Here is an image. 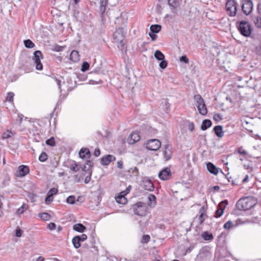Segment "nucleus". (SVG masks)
I'll return each instance as SVG.
<instances>
[{
	"instance_id": "nucleus-36",
	"label": "nucleus",
	"mask_w": 261,
	"mask_h": 261,
	"mask_svg": "<svg viewBox=\"0 0 261 261\" xmlns=\"http://www.w3.org/2000/svg\"><path fill=\"white\" fill-rule=\"evenodd\" d=\"M14 96V94L13 92H9L6 96V102L13 103Z\"/></svg>"
},
{
	"instance_id": "nucleus-19",
	"label": "nucleus",
	"mask_w": 261,
	"mask_h": 261,
	"mask_svg": "<svg viewBox=\"0 0 261 261\" xmlns=\"http://www.w3.org/2000/svg\"><path fill=\"white\" fill-rule=\"evenodd\" d=\"M206 167L208 171L212 174L217 175L218 173V168L212 163L208 162L206 164Z\"/></svg>"
},
{
	"instance_id": "nucleus-47",
	"label": "nucleus",
	"mask_w": 261,
	"mask_h": 261,
	"mask_svg": "<svg viewBox=\"0 0 261 261\" xmlns=\"http://www.w3.org/2000/svg\"><path fill=\"white\" fill-rule=\"evenodd\" d=\"M233 225V223L231 221H227L224 225V228L226 229H230Z\"/></svg>"
},
{
	"instance_id": "nucleus-56",
	"label": "nucleus",
	"mask_w": 261,
	"mask_h": 261,
	"mask_svg": "<svg viewBox=\"0 0 261 261\" xmlns=\"http://www.w3.org/2000/svg\"><path fill=\"white\" fill-rule=\"evenodd\" d=\"M87 239V236L85 234H82L81 236L80 237V240L81 241H84Z\"/></svg>"
},
{
	"instance_id": "nucleus-17",
	"label": "nucleus",
	"mask_w": 261,
	"mask_h": 261,
	"mask_svg": "<svg viewBox=\"0 0 261 261\" xmlns=\"http://www.w3.org/2000/svg\"><path fill=\"white\" fill-rule=\"evenodd\" d=\"M115 156L107 155L101 159L100 163L102 165H108L112 161L115 160Z\"/></svg>"
},
{
	"instance_id": "nucleus-26",
	"label": "nucleus",
	"mask_w": 261,
	"mask_h": 261,
	"mask_svg": "<svg viewBox=\"0 0 261 261\" xmlns=\"http://www.w3.org/2000/svg\"><path fill=\"white\" fill-rule=\"evenodd\" d=\"M90 155V152L87 148H82L79 152V155L82 159H84L87 157H89Z\"/></svg>"
},
{
	"instance_id": "nucleus-48",
	"label": "nucleus",
	"mask_w": 261,
	"mask_h": 261,
	"mask_svg": "<svg viewBox=\"0 0 261 261\" xmlns=\"http://www.w3.org/2000/svg\"><path fill=\"white\" fill-rule=\"evenodd\" d=\"M23 233V231L18 227L15 230V234L17 237H21L22 234Z\"/></svg>"
},
{
	"instance_id": "nucleus-35",
	"label": "nucleus",
	"mask_w": 261,
	"mask_h": 261,
	"mask_svg": "<svg viewBox=\"0 0 261 261\" xmlns=\"http://www.w3.org/2000/svg\"><path fill=\"white\" fill-rule=\"evenodd\" d=\"M202 238L206 241L211 240L213 239V236L211 233L207 232H204L201 235Z\"/></svg>"
},
{
	"instance_id": "nucleus-25",
	"label": "nucleus",
	"mask_w": 261,
	"mask_h": 261,
	"mask_svg": "<svg viewBox=\"0 0 261 261\" xmlns=\"http://www.w3.org/2000/svg\"><path fill=\"white\" fill-rule=\"evenodd\" d=\"M73 229L80 232H83L86 229V227L81 223L75 224L73 226Z\"/></svg>"
},
{
	"instance_id": "nucleus-52",
	"label": "nucleus",
	"mask_w": 261,
	"mask_h": 261,
	"mask_svg": "<svg viewBox=\"0 0 261 261\" xmlns=\"http://www.w3.org/2000/svg\"><path fill=\"white\" fill-rule=\"evenodd\" d=\"M56 225L55 224V223H50L48 225V227L49 229L50 230H54L56 228Z\"/></svg>"
},
{
	"instance_id": "nucleus-7",
	"label": "nucleus",
	"mask_w": 261,
	"mask_h": 261,
	"mask_svg": "<svg viewBox=\"0 0 261 261\" xmlns=\"http://www.w3.org/2000/svg\"><path fill=\"white\" fill-rule=\"evenodd\" d=\"M134 211L135 214L143 216L147 213V207L144 203L139 202L134 205Z\"/></svg>"
},
{
	"instance_id": "nucleus-5",
	"label": "nucleus",
	"mask_w": 261,
	"mask_h": 261,
	"mask_svg": "<svg viewBox=\"0 0 261 261\" xmlns=\"http://www.w3.org/2000/svg\"><path fill=\"white\" fill-rule=\"evenodd\" d=\"M13 0H0V9L2 13H10L12 8L11 3Z\"/></svg>"
},
{
	"instance_id": "nucleus-18",
	"label": "nucleus",
	"mask_w": 261,
	"mask_h": 261,
	"mask_svg": "<svg viewBox=\"0 0 261 261\" xmlns=\"http://www.w3.org/2000/svg\"><path fill=\"white\" fill-rule=\"evenodd\" d=\"M199 217L198 218V221L201 224L203 222L207 217L206 214V208L204 206H202L199 210Z\"/></svg>"
},
{
	"instance_id": "nucleus-41",
	"label": "nucleus",
	"mask_w": 261,
	"mask_h": 261,
	"mask_svg": "<svg viewBox=\"0 0 261 261\" xmlns=\"http://www.w3.org/2000/svg\"><path fill=\"white\" fill-rule=\"evenodd\" d=\"M75 197L74 196H69L67 197V199H66V202L69 203V204H73L74 203H75Z\"/></svg>"
},
{
	"instance_id": "nucleus-42",
	"label": "nucleus",
	"mask_w": 261,
	"mask_h": 261,
	"mask_svg": "<svg viewBox=\"0 0 261 261\" xmlns=\"http://www.w3.org/2000/svg\"><path fill=\"white\" fill-rule=\"evenodd\" d=\"M89 68V64L87 62H84L82 66L81 70L83 72L87 70Z\"/></svg>"
},
{
	"instance_id": "nucleus-33",
	"label": "nucleus",
	"mask_w": 261,
	"mask_h": 261,
	"mask_svg": "<svg viewBox=\"0 0 261 261\" xmlns=\"http://www.w3.org/2000/svg\"><path fill=\"white\" fill-rule=\"evenodd\" d=\"M39 217L44 221H48L50 219V216L47 213H43L39 214Z\"/></svg>"
},
{
	"instance_id": "nucleus-23",
	"label": "nucleus",
	"mask_w": 261,
	"mask_h": 261,
	"mask_svg": "<svg viewBox=\"0 0 261 261\" xmlns=\"http://www.w3.org/2000/svg\"><path fill=\"white\" fill-rule=\"evenodd\" d=\"M125 195H120L115 198L116 202L119 204H125L127 202V199L125 197Z\"/></svg>"
},
{
	"instance_id": "nucleus-53",
	"label": "nucleus",
	"mask_w": 261,
	"mask_h": 261,
	"mask_svg": "<svg viewBox=\"0 0 261 261\" xmlns=\"http://www.w3.org/2000/svg\"><path fill=\"white\" fill-rule=\"evenodd\" d=\"M238 151L240 154L243 155H246L247 154V152L244 150L242 147L239 148Z\"/></svg>"
},
{
	"instance_id": "nucleus-29",
	"label": "nucleus",
	"mask_w": 261,
	"mask_h": 261,
	"mask_svg": "<svg viewBox=\"0 0 261 261\" xmlns=\"http://www.w3.org/2000/svg\"><path fill=\"white\" fill-rule=\"evenodd\" d=\"M197 108L200 114L205 115L207 114V110L204 102L201 105L198 106Z\"/></svg>"
},
{
	"instance_id": "nucleus-45",
	"label": "nucleus",
	"mask_w": 261,
	"mask_h": 261,
	"mask_svg": "<svg viewBox=\"0 0 261 261\" xmlns=\"http://www.w3.org/2000/svg\"><path fill=\"white\" fill-rule=\"evenodd\" d=\"M213 119L218 122L222 119V115L220 114H215L213 116Z\"/></svg>"
},
{
	"instance_id": "nucleus-62",
	"label": "nucleus",
	"mask_w": 261,
	"mask_h": 261,
	"mask_svg": "<svg viewBox=\"0 0 261 261\" xmlns=\"http://www.w3.org/2000/svg\"><path fill=\"white\" fill-rule=\"evenodd\" d=\"M64 48V47L58 46L56 48V50L57 51H61L63 50V49Z\"/></svg>"
},
{
	"instance_id": "nucleus-31",
	"label": "nucleus",
	"mask_w": 261,
	"mask_h": 261,
	"mask_svg": "<svg viewBox=\"0 0 261 261\" xmlns=\"http://www.w3.org/2000/svg\"><path fill=\"white\" fill-rule=\"evenodd\" d=\"M161 29V26L159 24H153L150 27V30L152 33H158Z\"/></svg>"
},
{
	"instance_id": "nucleus-20",
	"label": "nucleus",
	"mask_w": 261,
	"mask_h": 261,
	"mask_svg": "<svg viewBox=\"0 0 261 261\" xmlns=\"http://www.w3.org/2000/svg\"><path fill=\"white\" fill-rule=\"evenodd\" d=\"M214 130L217 137L221 138L224 136V132L223 131L222 126L221 125H217L214 128Z\"/></svg>"
},
{
	"instance_id": "nucleus-16",
	"label": "nucleus",
	"mask_w": 261,
	"mask_h": 261,
	"mask_svg": "<svg viewBox=\"0 0 261 261\" xmlns=\"http://www.w3.org/2000/svg\"><path fill=\"white\" fill-rule=\"evenodd\" d=\"M164 155L166 160H169L171 158L172 156V147L170 145L167 144L165 146Z\"/></svg>"
},
{
	"instance_id": "nucleus-60",
	"label": "nucleus",
	"mask_w": 261,
	"mask_h": 261,
	"mask_svg": "<svg viewBox=\"0 0 261 261\" xmlns=\"http://www.w3.org/2000/svg\"><path fill=\"white\" fill-rule=\"evenodd\" d=\"M194 246H190L189 248H188L186 250V253H189L194 248Z\"/></svg>"
},
{
	"instance_id": "nucleus-24",
	"label": "nucleus",
	"mask_w": 261,
	"mask_h": 261,
	"mask_svg": "<svg viewBox=\"0 0 261 261\" xmlns=\"http://www.w3.org/2000/svg\"><path fill=\"white\" fill-rule=\"evenodd\" d=\"M148 204L150 207H154L156 204V197L153 194H150L148 197Z\"/></svg>"
},
{
	"instance_id": "nucleus-28",
	"label": "nucleus",
	"mask_w": 261,
	"mask_h": 261,
	"mask_svg": "<svg viewBox=\"0 0 261 261\" xmlns=\"http://www.w3.org/2000/svg\"><path fill=\"white\" fill-rule=\"evenodd\" d=\"M194 100L195 102V105L196 107H198V106L201 105L204 103V100L201 95L199 94L195 95L194 96Z\"/></svg>"
},
{
	"instance_id": "nucleus-44",
	"label": "nucleus",
	"mask_w": 261,
	"mask_h": 261,
	"mask_svg": "<svg viewBox=\"0 0 261 261\" xmlns=\"http://www.w3.org/2000/svg\"><path fill=\"white\" fill-rule=\"evenodd\" d=\"M27 210V208L24 207V205H22L21 207L17 209L16 213L17 215H21L24 213Z\"/></svg>"
},
{
	"instance_id": "nucleus-49",
	"label": "nucleus",
	"mask_w": 261,
	"mask_h": 261,
	"mask_svg": "<svg viewBox=\"0 0 261 261\" xmlns=\"http://www.w3.org/2000/svg\"><path fill=\"white\" fill-rule=\"evenodd\" d=\"M180 61L181 62H183L185 63H188L189 62V59H188V58L186 57V56L184 55V56H182L180 58Z\"/></svg>"
},
{
	"instance_id": "nucleus-64",
	"label": "nucleus",
	"mask_w": 261,
	"mask_h": 261,
	"mask_svg": "<svg viewBox=\"0 0 261 261\" xmlns=\"http://www.w3.org/2000/svg\"><path fill=\"white\" fill-rule=\"evenodd\" d=\"M36 261H44V258L43 257H42V256H40L38 257L36 259Z\"/></svg>"
},
{
	"instance_id": "nucleus-59",
	"label": "nucleus",
	"mask_w": 261,
	"mask_h": 261,
	"mask_svg": "<svg viewBox=\"0 0 261 261\" xmlns=\"http://www.w3.org/2000/svg\"><path fill=\"white\" fill-rule=\"evenodd\" d=\"M117 167L122 169L123 168V162L122 161H119L117 162Z\"/></svg>"
},
{
	"instance_id": "nucleus-58",
	"label": "nucleus",
	"mask_w": 261,
	"mask_h": 261,
	"mask_svg": "<svg viewBox=\"0 0 261 261\" xmlns=\"http://www.w3.org/2000/svg\"><path fill=\"white\" fill-rule=\"evenodd\" d=\"M203 257V254L202 253H199L197 256V260L198 261H202Z\"/></svg>"
},
{
	"instance_id": "nucleus-55",
	"label": "nucleus",
	"mask_w": 261,
	"mask_h": 261,
	"mask_svg": "<svg viewBox=\"0 0 261 261\" xmlns=\"http://www.w3.org/2000/svg\"><path fill=\"white\" fill-rule=\"evenodd\" d=\"M149 35L150 37V38H151L152 40L154 41L156 40V37H157V36L156 35L152 33H149Z\"/></svg>"
},
{
	"instance_id": "nucleus-51",
	"label": "nucleus",
	"mask_w": 261,
	"mask_h": 261,
	"mask_svg": "<svg viewBox=\"0 0 261 261\" xmlns=\"http://www.w3.org/2000/svg\"><path fill=\"white\" fill-rule=\"evenodd\" d=\"M53 199L51 196L49 195H47V197L45 198V203L46 204H48L49 202L53 201Z\"/></svg>"
},
{
	"instance_id": "nucleus-12",
	"label": "nucleus",
	"mask_w": 261,
	"mask_h": 261,
	"mask_svg": "<svg viewBox=\"0 0 261 261\" xmlns=\"http://www.w3.org/2000/svg\"><path fill=\"white\" fill-rule=\"evenodd\" d=\"M141 187L146 190L152 191L154 189V186L152 181L146 177L143 179L141 184Z\"/></svg>"
},
{
	"instance_id": "nucleus-4",
	"label": "nucleus",
	"mask_w": 261,
	"mask_h": 261,
	"mask_svg": "<svg viewBox=\"0 0 261 261\" xmlns=\"http://www.w3.org/2000/svg\"><path fill=\"white\" fill-rule=\"evenodd\" d=\"M238 29L241 34L245 37H248L251 34V26L247 21H241Z\"/></svg>"
},
{
	"instance_id": "nucleus-21",
	"label": "nucleus",
	"mask_w": 261,
	"mask_h": 261,
	"mask_svg": "<svg viewBox=\"0 0 261 261\" xmlns=\"http://www.w3.org/2000/svg\"><path fill=\"white\" fill-rule=\"evenodd\" d=\"M168 3L171 9H175L179 6L180 0H168Z\"/></svg>"
},
{
	"instance_id": "nucleus-30",
	"label": "nucleus",
	"mask_w": 261,
	"mask_h": 261,
	"mask_svg": "<svg viewBox=\"0 0 261 261\" xmlns=\"http://www.w3.org/2000/svg\"><path fill=\"white\" fill-rule=\"evenodd\" d=\"M80 236H75L74 237L72 240V244L74 247V248L77 249L81 247V243H80Z\"/></svg>"
},
{
	"instance_id": "nucleus-22",
	"label": "nucleus",
	"mask_w": 261,
	"mask_h": 261,
	"mask_svg": "<svg viewBox=\"0 0 261 261\" xmlns=\"http://www.w3.org/2000/svg\"><path fill=\"white\" fill-rule=\"evenodd\" d=\"M70 60L74 62H77L80 60L79 52L76 50H72L70 56Z\"/></svg>"
},
{
	"instance_id": "nucleus-32",
	"label": "nucleus",
	"mask_w": 261,
	"mask_h": 261,
	"mask_svg": "<svg viewBox=\"0 0 261 261\" xmlns=\"http://www.w3.org/2000/svg\"><path fill=\"white\" fill-rule=\"evenodd\" d=\"M107 5V0H101L100 1V11L101 12V15H103L106 11V8Z\"/></svg>"
},
{
	"instance_id": "nucleus-40",
	"label": "nucleus",
	"mask_w": 261,
	"mask_h": 261,
	"mask_svg": "<svg viewBox=\"0 0 261 261\" xmlns=\"http://www.w3.org/2000/svg\"><path fill=\"white\" fill-rule=\"evenodd\" d=\"M46 144L47 145L50 146H54L55 145V141L54 138L52 137L50 138L47 139L46 141Z\"/></svg>"
},
{
	"instance_id": "nucleus-14",
	"label": "nucleus",
	"mask_w": 261,
	"mask_h": 261,
	"mask_svg": "<svg viewBox=\"0 0 261 261\" xmlns=\"http://www.w3.org/2000/svg\"><path fill=\"white\" fill-rule=\"evenodd\" d=\"M30 171L29 168L27 166L20 165L18 167L16 175L19 177H22L26 175Z\"/></svg>"
},
{
	"instance_id": "nucleus-13",
	"label": "nucleus",
	"mask_w": 261,
	"mask_h": 261,
	"mask_svg": "<svg viewBox=\"0 0 261 261\" xmlns=\"http://www.w3.org/2000/svg\"><path fill=\"white\" fill-rule=\"evenodd\" d=\"M140 139V137L139 133L137 132H134L129 135L127 139V142L129 144H133L136 142L139 141Z\"/></svg>"
},
{
	"instance_id": "nucleus-8",
	"label": "nucleus",
	"mask_w": 261,
	"mask_h": 261,
	"mask_svg": "<svg viewBox=\"0 0 261 261\" xmlns=\"http://www.w3.org/2000/svg\"><path fill=\"white\" fill-rule=\"evenodd\" d=\"M253 8V3L251 0H242V9L246 15L252 12Z\"/></svg>"
},
{
	"instance_id": "nucleus-11",
	"label": "nucleus",
	"mask_w": 261,
	"mask_h": 261,
	"mask_svg": "<svg viewBox=\"0 0 261 261\" xmlns=\"http://www.w3.org/2000/svg\"><path fill=\"white\" fill-rule=\"evenodd\" d=\"M171 172L169 168L166 167L159 173V177L163 180H168L171 176Z\"/></svg>"
},
{
	"instance_id": "nucleus-6",
	"label": "nucleus",
	"mask_w": 261,
	"mask_h": 261,
	"mask_svg": "<svg viewBox=\"0 0 261 261\" xmlns=\"http://www.w3.org/2000/svg\"><path fill=\"white\" fill-rule=\"evenodd\" d=\"M43 58L42 53L40 50H36L34 53L33 60L35 64L36 69L38 70H41L43 66L41 63V59Z\"/></svg>"
},
{
	"instance_id": "nucleus-34",
	"label": "nucleus",
	"mask_w": 261,
	"mask_h": 261,
	"mask_svg": "<svg viewBox=\"0 0 261 261\" xmlns=\"http://www.w3.org/2000/svg\"><path fill=\"white\" fill-rule=\"evenodd\" d=\"M24 44L25 47L32 48L35 46L34 43L30 39L24 41Z\"/></svg>"
},
{
	"instance_id": "nucleus-46",
	"label": "nucleus",
	"mask_w": 261,
	"mask_h": 261,
	"mask_svg": "<svg viewBox=\"0 0 261 261\" xmlns=\"http://www.w3.org/2000/svg\"><path fill=\"white\" fill-rule=\"evenodd\" d=\"M58 191V190L57 189L52 188L48 191L47 195H49L52 197L54 195L56 194L57 193Z\"/></svg>"
},
{
	"instance_id": "nucleus-15",
	"label": "nucleus",
	"mask_w": 261,
	"mask_h": 261,
	"mask_svg": "<svg viewBox=\"0 0 261 261\" xmlns=\"http://www.w3.org/2000/svg\"><path fill=\"white\" fill-rule=\"evenodd\" d=\"M227 204V201L226 200L220 202V203L219 205V208L215 212L216 217H220L223 215L224 209L225 208Z\"/></svg>"
},
{
	"instance_id": "nucleus-63",
	"label": "nucleus",
	"mask_w": 261,
	"mask_h": 261,
	"mask_svg": "<svg viewBox=\"0 0 261 261\" xmlns=\"http://www.w3.org/2000/svg\"><path fill=\"white\" fill-rule=\"evenodd\" d=\"M257 11H258V12L261 14V4H259L258 5H257Z\"/></svg>"
},
{
	"instance_id": "nucleus-39",
	"label": "nucleus",
	"mask_w": 261,
	"mask_h": 261,
	"mask_svg": "<svg viewBox=\"0 0 261 261\" xmlns=\"http://www.w3.org/2000/svg\"><path fill=\"white\" fill-rule=\"evenodd\" d=\"M47 159V155L46 152H42L39 156V160L40 162H44Z\"/></svg>"
},
{
	"instance_id": "nucleus-38",
	"label": "nucleus",
	"mask_w": 261,
	"mask_h": 261,
	"mask_svg": "<svg viewBox=\"0 0 261 261\" xmlns=\"http://www.w3.org/2000/svg\"><path fill=\"white\" fill-rule=\"evenodd\" d=\"M13 134L11 131L7 130L6 132L4 133L2 135L3 139H7L13 136Z\"/></svg>"
},
{
	"instance_id": "nucleus-43",
	"label": "nucleus",
	"mask_w": 261,
	"mask_h": 261,
	"mask_svg": "<svg viewBox=\"0 0 261 261\" xmlns=\"http://www.w3.org/2000/svg\"><path fill=\"white\" fill-rule=\"evenodd\" d=\"M150 239V237L149 235H148V234L144 235L142 237L141 242L142 243H147L149 241Z\"/></svg>"
},
{
	"instance_id": "nucleus-27",
	"label": "nucleus",
	"mask_w": 261,
	"mask_h": 261,
	"mask_svg": "<svg viewBox=\"0 0 261 261\" xmlns=\"http://www.w3.org/2000/svg\"><path fill=\"white\" fill-rule=\"evenodd\" d=\"M212 125L211 121L209 119H205L202 121L201 125V129L202 130H206L207 128L210 127Z\"/></svg>"
},
{
	"instance_id": "nucleus-57",
	"label": "nucleus",
	"mask_w": 261,
	"mask_h": 261,
	"mask_svg": "<svg viewBox=\"0 0 261 261\" xmlns=\"http://www.w3.org/2000/svg\"><path fill=\"white\" fill-rule=\"evenodd\" d=\"M100 154V150L98 148H96L94 150V154L95 156H98Z\"/></svg>"
},
{
	"instance_id": "nucleus-2",
	"label": "nucleus",
	"mask_w": 261,
	"mask_h": 261,
	"mask_svg": "<svg viewBox=\"0 0 261 261\" xmlns=\"http://www.w3.org/2000/svg\"><path fill=\"white\" fill-rule=\"evenodd\" d=\"M113 42L121 50H122L125 43V37L121 29H118L113 35Z\"/></svg>"
},
{
	"instance_id": "nucleus-9",
	"label": "nucleus",
	"mask_w": 261,
	"mask_h": 261,
	"mask_svg": "<svg viewBox=\"0 0 261 261\" xmlns=\"http://www.w3.org/2000/svg\"><path fill=\"white\" fill-rule=\"evenodd\" d=\"M154 56L156 60L161 61L159 64L160 67L165 69L167 66V62L164 60V55L161 51L157 50L155 51Z\"/></svg>"
},
{
	"instance_id": "nucleus-3",
	"label": "nucleus",
	"mask_w": 261,
	"mask_h": 261,
	"mask_svg": "<svg viewBox=\"0 0 261 261\" xmlns=\"http://www.w3.org/2000/svg\"><path fill=\"white\" fill-rule=\"evenodd\" d=\"M226 10L230 16H234L237 14V6L235 0H228L226 3Z\"/></svg>"
},
{
	"instance_id": "nucleus-54",
	"label": "nucleus",
	"mask_w": 261,
	"mask_h": 261,
	"mask_svg": "<svg viewBox=\"0 0 261 261\" xmlns=\"http://www.w3.org/2000/svg\"><path fill=\"white\" fill-rule=\"evenodd\" d=\"M130 189H131V186H129L124 191H123L122 192H121V194H123L125 195L127 194L130 192Z\"/></svg>"
},
{
	"instance_id": "nucleus-37",
	"label": "nucleus",
	"mask_w": 261,
	"mask_h": 261,
	"mask_svg": "<svg viewBox=\"0 0 261 261\" xmlns=\"http://www.w3.org/2000/svg\"><path fill=\"white\" fill-rule=\"evenodd\" d=\"M254 22L256 27L258 28H261V17L260 16L255 17L254 18Z\"/></svg>"
},
{
	"instance_id": "nucleus-50",
	"label": "nucleus",
	"mask_w": 261,
	"mask_h": 261,
	"mask_svg": "<svg viewBox=\"0 0 261 261\" xmlns=\"http://www.w3.org/2000/svg\"><path fill=\"white\" fill-rule=\"evenodd\" d=\"M194 126H195L193 122H190L189 123V124L188 125V129L190 131L192 132L194 129Z\"/></svg>"
},
{
	"instance_id": "nucleus-61",
	"label": "nucleus",
	"mask_w": 261,
	"mask_h": 261,
	"mask_svg": "<svg viewBox=\"0 0 261 261\" xmlns=\"http://www.w3.org/2000/svg\"><path fill=\"white\" fill-rule=\"evenodd\" d=\"M91 179V176H87L85 179V184H88L90 180Z\"/></svg>"
},
{
	"instance_id": "nucleus-1",
	"label": "nucleus",
	"mask_w": 261,
	"mask_h": 261,
	"mask_svg": "<svg viewBox=\"0 0 261 261\" xmlns=\"http://www.w3.org/2000/svg\"><path fill=\"white\" fill-rule=\"evenodd\" d=\"M256 201L250 197L241 198L237 203V208L241 211H247L254 206Z\"/></svg>"
},
{
	"instance_id": "nucleus-10",
	"label": "nucleus",
	"mask_w": 261,
	"mask_h": 261,
	"mask_svg": "<svg viewBox=\"0 0 261 261\" xmlns=\"http://www.w3.org/2000/svg\"><path fill=\"white\" fill-rule=\"evenodd\" d=\"M161 146V143L158 139L149 140L146 144V148L148 150L155 151L158 150Z\"/></svg>"
}]
</instances>
